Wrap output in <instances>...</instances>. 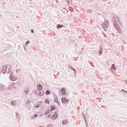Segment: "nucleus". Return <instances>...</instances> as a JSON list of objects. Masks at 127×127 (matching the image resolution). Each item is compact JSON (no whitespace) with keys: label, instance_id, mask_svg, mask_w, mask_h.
I'll return each instance as SVG.
<instances>
[{"label":"nucleus","instance_id":"obj_1","mask_svg":"<svg viewBox=\"0 0 127 127\" xmlns=\"http://www.w3.org/2000/svg\"><path fill=\"white\" fill-rule=\"evenodd\" d=\"M35 94L36 95H38V96H43L44 95V91L39 92V90H36Z\"/></svg>","mask_w":127,"mask_h":127},{"label":"nucleus","instance_id":"obj_2","mask_svg":"<svg viewBox=\"0 0 127 127\" xmlns=\"http://www.w3.org/2000/svg\"><path fill=\"white\" fill-rule=\"evenodd\" d=\"M62 102L63 104H68L69 103V100L65 97H63L62 98Z\"/></svg>","mask_w":127,"mask_h":127},{"label":"nucleus","instance_id":"obj_3","mask_svg":"<svg viewBox=\"0 0 127 127\" xmlns=\"http://www.w3.org/2000/svg\"><path fill=\"white\" fill-rule=\"evenodd\" d=\"M103 25L106 27V28H108L109 27V20H105V23H103Z\"/></svg>","mask_w":127,"mask_h":127},{"label":"nucleus","instance_id":"obj_4","mask_svg":"<svg viewBox=\"0 0 127 127\" xmlns=\"http://www.w3.org/2000/svg\"><path fill=\"white\" fill-rule=\"evenodd\" d=\"M57 118H58V114L55 113L53 116L51 117L52 120H57Z\"/></svg>","mask_w":127,"mask_h":127},{"label":"nucleus","instance_id":"obj_5","mask_svg":"<svg viewBox=\"0 0 127 127\" xmlns=\"http://www.w3.org/2000/svg\"><path fill=\"white\" fill-rule=\"evenodd\" d=\"M10 79L11 80V81H16L17 78H16V77L13 76V74H10Z\"/></svg>","mask_w":127,"mask_h":127},{"label":"nucleus","instance_id":"obj_6","mask_svg":"<svg viewBox=\"0 0 127 127\" xmlns=\"http://www.w3.org/2000/svg\"><path fill=\"white\" fill-rule=\"evenodd\" d=\"M61 92L63 94V95H65V94H66V90H65V88L63 87L61 89Z\"/></svg>","mask_w":127,"mask_h":127},{"label":"nucleus","instance_id":"obj_7","mask_svg":"<svg viewBox=\"0 0 127 127\" xmlns=\"http://www.w3.org/2000/svg\"><path fill=\"white\" fill-rule=\"evenodd\" d=\"M37 88L38 90H39V91H41V90L43 89L42 86H41L40 84H38L37 86Z\"/></svg>","mask_w":127,"mask_h":127},{"label":"nucleus","instance_id":"obj_8","mask_svg":"<svg viewBox=\"0 0 127 127\" xmlns=\"http://www.w3.org/2000/svg\"><path fill=\"white\" fill-rule=\"evenodd\" d=\"M45 94L46 95H50V94H51V91H50L49 90H47L45 92Z\"/></svg>","mask_w":127,"mask_h":127},{"label":"nucleus","instance_id":"obj_9","mask_svg":"<svg viewBox=\"0 0 127 127\" xmlns=\"http://www.w3.org/2000/svg\"><path fill=\"white\" fill-rule=\"evenodd\" d=\"M37 117H38V115L35 114L34 116H32V119L34 120V119L37 118Z\"/></svg>","mask_w":127,"mask_h":127},{"label":"nucleus","instance_id":"obj_10","mask_svg":"<svg viewBox=\"0 0 127 127\" xmlns=\"http://www.w3.org/2000/svg\"><path fill=\"white\" fill-rule=\"evenodd\" d=\"M68 124V120H64L63 121V125H67Z\"/></svg>","mask_w":127,"mask_h":127},{"label":"nucleus","instance_id":"obj_11","mask_svg":"<svg viewBox=\"0 0 127 127\" xmlns=\"http://www.w3.org/2000/svg\"><path fill=\"white\" fill-rule=\"evenodd\" d=\"M111 69L113 70H116V66L114 64H113L112 66H111Z\"/></svg>","mask_w":127,"mask_h":127},{"label":"nucleus","instance_id":"obj_12","mask_svg":"<svg viewBox=\"0 0 127 127\" xmlns=\"http://www.w3.org/2000/svg\"><path fill=\"white\" fill-rule=\"evenodd\" d=\"M40 107H41V105H40V104H37V105H36L35 106V109H37V108H40Z\"/></svg>","mask_w":127,"mask_h":127},{"label":"nucleus","instance_id":"obj_13","mask_svg":"<svg viewBox=\"0 0 127 127\" xmlns=\"http://www.w3.org/2000/svg\"><path fill=\"white\" fill-rule=\"evenodd\" d=\"M62 27H63V25L58 24L57 25V28H61Z\"/></svg>","mask_w":127,"mask_h":127},{"label":"nucleus","instance_id":"obj_14","mask_svg":"<svg viewBox=\"0 0 127 127\" xmlns=\"http://www.w3.org/2000/svg\"><path fill=\"white\" fill-rule=\"evenodd\" d=\"M49 113H50V110L48 109L45 112V115H47V114H49Z\"/></svg>","mask_w":127,"mask_h":127},{"label":"nucleus","instance_id":"obj_15","mask_svg":"<svg viewBox=\"0 0 127 127\" xmlns=\"http://www.w3.org/2000/svg\"><path fill=\"white\" fill-rule=\"evenodd\" d=\"M45 104H49L50 103V102L48 100L46 99V100L45 101Z\"/></svg>","mask_w":127,"mask_h":127},{"label":"nucleus","instance_id":"obj_16","mask_svg":"<svg viewBox=\"0 0 127 127\" xmlns=\"http://www.w3.org/2000/svg\"><path fill=\"white\" fill-rule=\"evenodd\" d=\"M25 94H28V89L26 88L24 91Z\"/></svg>","mask_w":127,"mask_h":127},{"label":"nucleus","instance_id":"obj_17","mask_svg":"<svg viewBox=\"0 0 127 127\" xmlns=\"http://www.w3.org/2000/svg\"><path fill=\"white\" fill-rule=\"evenodd\" d=\"M69 10L70 11H71V12H73V8L72 7H69Z\"/></svg>","mask_w":127,"mask_h":127},{"label":"nucleus","instance_id":"obj_18","mask_svg":"<svg viewBox=\"0 0 127 127\" xmlns=\"http://www.w3.org/2000/svg\"><path fill=\"white\" fill-rule=\"evenodd\" d=\"M54 110H55V107L52 106L51 108V112H52V111H54Z\"/></svg>","mask_w":127,"mask_h":127},{"label":"nucleus","instance_id":"obj_19","mask_svg":"<svg viewBox=\"0 0 127 127\" xmlns=\"http://www.w3.org/2000/svg\"><path fill=\"white\" fill-rule=\"evenodd\" d=\"M66 1L68 4V5H70V1H69V0H66Z\"/></svg>","mask_w":127,"mask_h":127},{"label":"nucleus","instance_id":"obj_20","mask_svg":"<svg viewBox=\"0 0 127 127\" xmlns=\"http://www.w3.org/2000/svg\"><path fill=\"white\" fill-rule=\"evenodd\" d=\"M99 54H102V49H100V50L99 52Z\"/></svg>","mask_w":127,"mask_h":127},{"label":"nucleus","instance_id":"obj_21","mask_svg":"<svg viewBox=\"0 0 127 127\" xmlns=\"http://www.w3.org/2000/svg\"><path fill=\"white\" fill-rule=\"evenodd\" d=\"M55 103H59V101H58V100H55Z\"/></svg>","mask_w":127,"mask_h":127},{"label":"nucleus","instance_id":"obj_22","mask_svg":"<svg viewBox=\"0 0 127 127\" xmlns=\"http://www.w3.org/2000/svg\"><path fill=\"white\" fill-rule=\"evenodd\" d=\"M48 118H51V115H50V114H49L48 115Z\"/></svg>","mask_w":127,"mask_h":127},{"label":"nucleus","instance_id":"obj_23","mask_svg":"<svg viewBox=\"0 0 127 127\" xmlns=\"http://www.w3.org/2000/svg\"><path fill=\"white\" fill-rule=\"evenodd\" d=\"M30 41H27V42H26V44H29V43H30Z\"/></svg>","mask_w":127,"mask_h":127},{"label":"nucleus","instance_id":"obj_24","mask_svg":"<svg viewBox=\"0 0 127 127\" xmlns=\"http://www.w3.org/2000/svg\"><path fill=\"white\" fill-rule=\"evenodd\" d=\"M47 127H53V126L52 125H49L47 126Z\"/></svg>","mask_w":127,"mask_h":127},{"label":"nucleus","instance_id":"obj_25","mask_svg":"<svg viewBox=\"0 0 127 127\" xmlns=\"http://www.w3.org/2000/svg\"><path fill=\"white\" fill-rule=\"evenodd\" d=\"M3 68H5L4 72H6V66H4Z\"/></svg>","mask_w":127,"mask_h":127},{"label":"nucleus","instance_id":"obj_26","mask_svg":"<svg viewBox=\"0 0 127 127\" xmlns=\"http://www.w3.org/2000/svg\"><path fill=\"white\" fill-rule=\"evenodd\" d=\"M31 31L32 32V33H34V31L33 30H31Z\"/></svg>","mask_w":127,"mask_h":127},{"label":"nucleus","instance_id":"obj_27","mask_svg":"<svg viewBox=\"0 0 127 127\" xmlns=\"http://www.w3.org/2000/svg\"><path fill=\"white\" fill-rule=\"evenodd\" d=\"M39 104H42V102H40Z\"/></svg>","mask_w":127,"mask_h":127},{"label":"nucleus","instance_id":"obj_28","mask_svg":"<svg viewBox=\"0 0 127 127\" xmlns=\"http://www.w3.org/2000/svg\"><path fill=\"white\" fill-rule=\"evenodd\" d=\"M13 103H14V102H12V103H11V104H13Z\"/></svg>","mask_w":127,"mask_h":127}]
</instances>
